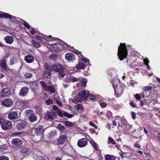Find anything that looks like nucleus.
<instances>
[{"instance_id":"obj_1","label":"nucleus","mask_w":160,"mask_h":160,"mask_svg":"<svg viewBox=\"0 0 160 160\" xmlns=\"http://www.w3.org/2000/svg\"><path fill=\"white\" fill-rule=\"evenodd\" d=\"M128 54V50L125 43H121L118 47L117 54L118 58L120 61L123 60L124 59L126 58Z\"/></svg>"},{"instance_id":"obj_2","label":"nucleus","mask_w":160,"mask_h":160,"mask_svg":"<svg viewBox=\"0 0 160 160\" xmlns=\"http://www.w3.org/2000/svg\"><path fill=\"white\" fill-rule=\"evenodd\" d=\"M60 41L61 42L58 43L48 45L49 49L52 51H58L61 50L62 48V46L65 48H68L70 46L62 40Z\"/></svg>"},{"instance_id":"obj_3","label":"nucleus","mask_w":160,"mask_h":160,"mask_svg":"<svg viewBox=\"0 0 160 160\" xmlns=\"http://www.w3.org/2000/svg\"><path fill=\"white\" fill-rule=\"evenodd\" d=\"M52 68L54 71L58 73L61 77H63L65 75V68L63 65L59 63L54 64L52 66Z\"/></svg>"},{"instance_id":"obj_4","label":"nucleus","mask_w":160,"mask_h":160,"mask_svg":"<svg viewBox=\"0 0 160 160\" xmlns=\"http://www.w3.org/2000/svg\"><path fill=\"white\" fill-rule=\"evenodd\" d=\"M40 83L43 89H44L45 91L47 92L48 91L49 92L52 93L55 92V89L54 87L52 86H48V85L42 81H40Z\"/></svg>"},{"instance_id":"obj_5","label":"nucleus","mask_w":160,"mask_h":160,"mask_svg":"<svg viewBox=\"0 0 160 160\" xmlns=\"http://www.w3.org/2000/svg\"><path fill=\"white\" fill-rule=\"evenodd\" d=\"M26 114L28 116H29L28 118L29 120L31 122H33L37 120V117L34 114L32 110L28 109L26 111Z\"/></svg>"},{"instance_id":"obj_6","label":"nucleus","mask_w":160,"mask_h":160,"mask_svg":"<svg viewBox=\"0 0 160 160\" xmlns=\"http://www.w3.org/2000/svg\"><path fill=\"white\" fill-rule=\"evenodd\" d=\"M12 127V123L11 121L6 120L4 119L1 125V128L3 130H9L11 129Z\"/></svg>"},{"instance_id":"obj_7","label":"nucleus","mask_w":160,"mask_h":160,"mask_svg":"<svg viewBox=\"0 0 160 160\" xmlns=\"http://www.w3.org/2000/svg\"><path fill=\"white\" fill-rule=\"evenodd\" d=\"M22 144V140L18 138H13L12 141V144L15 148H20Z\"/></svg>"},{"instance_id":"obj_8","label":"nucleus","mask_w":160,"mask_h":160,"mask_svg":"<svg viewBox=\"0 0 160 160\" xmlns=\"http://www.w3.org/2000/svg\"><path fill=\"white\" fill-rule=\"evenodd\" d=\"M1 103L2 105L7 107H9L13 105V102L12 99L7 98L3 100Z\"/></svg>"},{"instance_id":"obj_9","label":"nucleus","mask_w":160,"mask_h":160,"mask_svg":"<svg viewBox=\"0 0 160 160\" xmlns=\"http://www.w3.org/2000/svg\"><path fill=\"white\" fill-rule=\"evenodd\" d=\"M88 143V139L86 138H82L78 140V146L80 148L85 147Z\"/></svg>"},{"instance_id":"obj_10","label":"nucleus","mask_w":160,"mask_h":160,"mask_svg":"<svg viewBox=\"0 0 160 160\" xmlns=\"http://www.w3.org/2000/svg\"><path fill=\"white\" fill-rule=\"evenodd\" d=\"M27 122L24 121H21L18 122L17 125V128L19 130H22L25 128L27 127Z\"/></svg>"},{"instance_id":"obj_11","label":"nucleus","mask_w":160,"mask_h":160,"mask_svg":"<svg viewBox=\"0 0 160 160\" xmlns=\"http://www.w3.org/2000/svg\"><path fill=\"white\" fill-rule=\"evenodd\" d=\"M8 117L11 120L16 119L18 117V113L16 111L11 112L8 114Z\"/></svg>"},{"instance_id":"obj_12","label":"nucleus","mask_w":160,"mask_h":160,"mask_svg":"<svg viewBox=\"0 0 160 160\" xmlns=\"http://www.w3.org/2000/svg\"><path fill=\"white\" fill-rule=\"evenodd\" d=\"M81 78H78L73 76H71L70 77L66 78L65 79V80L66 82H68L69 81L72 82H74L80 81L81 80Z\"/></svg>"},{"instance_id":"obj_13","label":"nucleus","mask_w":160,"mask_h":160,"mask_svg":"<svg viewBox=\"0 0 160 160\" xmlns=\"http://www.w3.org/2000/svg\"><path fill=\"white\" fill-rule=\"evenodd\" d=\"M12 17L13 18V20H15V19H16L15 17L12 16V15L8 13L3 12L1 13H0V18H5L11 20Z\"/></svg>"},{"instance_id":"obj_14","label":"nucleus","mask_w":160,"mask_h":160,"mask_svg":"<svg viewBox=\"0 0 160 160\" xmlns=\"http://www.w3.org/2000/svg\"><path fill=\"white\" fill-rule=\"evenodd\" d=\"M44 131V129L42 126H39L35 128V132L38 135L43 134Z\"/></svg>"},{"instance_id":"obj_15","label":"nucleus","mask_w":160,"mask_h":160,"mask_svg":"<svg viewBox=\"0 0 160 160\" xmlns=\"http://www.w3.org/2000/svg\"><path fill=\"white\" fill-rule=\"evenodd\" d=\"M67 139V137L65 135H62L58 139V143L60 145L63 144L66 141Z\"/></svg>"},{"instance_id":"obj_16","label":"nucleus","mask_w":160,"mask_h":160,"mask_svg":"<svg viewBox=\"0 0 160 160\" xmlns=\"http://www.w3.org/2000/svg\"><path fill=\"white\" fill-rule=\"evenodd\" d=\"M29 90V88L27 87H23L20 90L19 92V95L21 96H24L26 95L28 91Z\"/></svg>"},{"instance_id":"obj_17","label":"nucleus","mask_w":160,"mask_h":160,"mask_svg":"<svg viewBox=\"0 0 160 160\" xmlns=\"http://www.w3.org/2000/svg\"><path fill=\"white\" fill-rule=\"evenodd\" d=\"M65 58L68 60H72L75 59L74 55L71 53H68L65 54Z\"/></svg>"},{"instance_id":"obj_18","label":"nucleus","mask_w":160,"mask_h":160,"mask_svg":"<svg viewBox=\"0 0 160 160\" xmlns=\"http://www.w3.org/2000/svg\"><path fill=\"white\" fill-rule=\"evenodd\" d=\"M123 92V89L120 87L118 88L117 90H115V94L117 98L120 97Z\"/></svg>"},{"instance_id":"obj_19","label":"nucleus","mask_w":160,"mask_h":160,"mask_svg":"<svg viewBox=\"0 0 160 160\" xmlns=\"http://www.w3.org/2000/svg\"><path fill=\"white\" fill-rule=\"evenodd\" d=\"M24 60L27 62L31 63L33 62L34 59L32 56L29 55H26L25 57Z\"/></svg>"},{"instance_id":"obj_20","label":"nucleus","mask_w":160,"mask_h":160,"mask_svg":"<svg viewBox=\"0 0 160 160\" xmlns=\"http://www.w3.org/2000/svg\"><path fill=\"white\" fill-rule=\"evenodd\" d=\"M4 40L6 42L9 44H11L14 41V38L12 36H6L4 38Z\"/></svg>"},{"instance_id":"obj_21","label":"nucleus","mask_w":160,"mask_h":160,"mask_svg":"<svg viewBox=\"0 0 160 160\" xmlns=\"http://www.w3.org/2000/svg\"><path fill=\"white\" fill-rule=\"evenodd\" d=\"M87 79L85 78H82V81L81 82H78L77 85V87H78L79 86H81L82 87H85L86 85L87 82Z\"/></svg>"},{"instance_id":"obj_22","label":"nucleus","mask_w":160,"mask_h":160,"mask_svg":"<svg viewBox=\"0 0 160 160\" xmlns=\"http://www.w3.org/2000/svg\"><path fill=\"white\" fill-rule=\"evenodd\" d=\"M89 93H86L85 91L82 90L79 92V95L80 97H82L83 99H86L88 98V95Z\"/></svg>"},{"instance_id":"obj_23","label":"nucleus","mask_w":160,"mask_h":160,"mask_svg":"<svg viewBox=\"0 0 160 160\" xmlns=\"http://www.w3.org/2000/svg\"><path fill=\"white\" fill-rule=\"evenodd\" d=\"M1 92L2 93V95L3 96H5L9 95L10 93V91L8 88H3Z\"/></svg>"},{"instance_id":"obj_24","label":"nucleus","mask_w":160,"mask_h":160,"mask_svg":"<svg viewBox=\"0 0 160 160\" xmlns=\"http://www.w3.org/2000/svg\"><path fill=\"white\" fill-rule=\"evenodd\" d=\"M0 65L3 70L5 71L7 70V67L5 60L2 59L0 62Z\"/></svg>"},{"instance_id":"obj_25","label":"nucleus","mask_w":160,"mask_h":160,"mask_svg":"<svg viewBox=\"0 0 160 160\" xmlns=\"http://www.w3.org/2000/svg\"><path fill=\"white\" fill-rule=\"evenodd\" d=\"M28 151V149L27 148H22L20 150L21 154L23 156H26Z\"/></svg>"},{"instance_id":"obj_26","label":"nucleus","mask_w":160,"mask_h":160,"mask_svg":"<svg viewBox=\"0 0 160 160\" xmlns=\"http://www.w3.org/2000/svg\"><path fill=\"white\" fill-rule=\"evenodd\" d=\"M85 64L82 62H79L76 66L77 69H83L85 67Z\"/></svg>"},{"instance_id":"obj_27","label":"nucleus","mask_w":160,"mask_h":160,"mask_svg":"<svg viewBox=\"0 0 160 160\" xmlns=\"http://www.w3.org/2000/svg\"><path fill=\"white\" fill-rule=\"evenodd\" d=\"M31 43L33 46L37 48L41 47V46L39 42H35L33 40L31 41Z\"/></svg>"},{"instance_id":"obj_28","label":"nucleus","mask_w":160,"mask_h":160,"mask_svg":"<svg viewBox=\"0 0 160 160\" xmlns=\"http://www.w3.org/2000/svg\"><path fill=\"white\" fill-rule=\"evenodd\" d=\"M58 57V55L55 54H52L49 57V58L54 61L56 60Z\"/></svg>"},{"instance_id":"obj_29","label":"nucleus","mask_w":160,"mask_h":160,"mask_svg":"<svg viewBox=\"0 0 160 160\" xmlns=\"http://www.w3.org/2000/svg\"><path fill=\"white\" fill-rule=\"evenodd\" d=\"M108 144H112L115 145L116 142L112 137H109L108 138Z\"/></svg>"},{"instance_id":"obj_30","label":"nucleus","mask_w":160,"mask_h":160,"mask_svg":"<svg viewBox=\"0 0 160 160\" xmlns=\"http://www.w3.org/2000/svg\"><path fill=\"white\" fill-rule=\"evenodd\" d=\"M47 38L49 39V41H55L57 40L59 41L61 40L59 39L58 38L52 37L50 35L48 36L47 37Z\"/></svg>"},{"instance_id":"obj_31","label":"nucleus","mask_w":160,"mask_h":160,"mask_svg":"<svg viewBox=\"0 0 160 160\" xmlns=\"http://www.w3.org/2000/svg\"><path fill=\"white\" fill-rule=\"evenodd\" d=\"M58 128L60 131H63L65 129V127L64 126L62 125L61 124H59L57 127Z\"/></svg>"},{"instance_id":"obj_32","label":"nucleus","mask_w":160,"mask_h":160,"mask_svg":"<svg viewBox=\"0 0 160 160\" xmlns=\"http://www.w3.org/2000/svg\"><path fill=\"white\" fill-rule=\"evenodd\" d=\"M45 67L46 69L50 72H51L52 71V66L51 67L50 65L48 63H46L45 64Z\"/></svg>"},{"instance_id":"obj_33","label":"nucleus","mask_w":160,"mask_h":160,"mask_svg":"<svg viewBox=\"0 0 160 160\" xmlns=\"http://www.w3.org/2000/svg\"><path fill=\"white\" fill-rule=\"evenodd\" d=\"M16 60L17 58L15 57H13L12 58H11L10 60V65H13L14 64V62Z\"/></svg>"},{"instance_id":"obj_34","label":"nucleus","mask_w":160,"mask_h":160,"mask_svg":"<svg viewBox=\"0 0 160 160\" xmlns=\"http://www.w3.org/2000/svg\"><path fill=\"white\" fill-rule=\"evenodd\" d=\"M51 75V73L49 71H46L44 72L43 76H44L46 78H49V77Z\"/></svg>"},{"instance_id":"obj_35","label":"nucleus","mask_w":160,"mask_h":160,"mask_svg":"<svg viewBox=\"0 0 160 160\" xmlns=\"http://www.w3.org/2000/svg\"><path fill=\"white\" fill-rule=\"evenodd\" d=\"M63 115L64 116L69 118H71L73 116V115L72 114L68 113L66 112H64L63 113Z\"/></svg>"},{"instance_id":"obj_36","label":"nucleus","mask_w":160,"mask_h":160,"mask_svg":"<svg viewBox=\"0 0 160 160\" xmlns=\"http://www.w3.org/2000/svg\"><path fill=\"white\" fill-rule=\"evenodd\" d=\"M76 109L77 111H78L80 110H82L84 109L83 106L80 104H79L78 105L76 108Z\"/></svg>"},{"instance_id":"obj_37","label":"nucleus","mask_w":160,"mask_h":160,"mask_svg":"<svg viewBox=\"0 0 160 160\" xmlns=\"http://www.w3.org/2000/svg\"><path fill=\"white\" fill-rule=\"evenodd\" d=\"M124 125L126 128L128 129V131L130 132L132 128V125L129 124L127 123H125Z\"/></svg>"},{"instance_id":"obj_38","label":"nucleus","mask_w":160,"mask_h":160,"mask_svg":"<svg viewBox=\"0 0 160 160\" xmlns=\"http://www.w3.org/2000/svg\"><path fill=\"white\" fill-rule=\"evenodd\" d=\"M65 122V125L68 127H72L73 125L72 122L68 121H66Z\"/></svg>"},{"instance_id":"obj_39","label":"nucleus","mask_w":160,"mask_h":160,"mask_svg":"<svg viewBox=\"0 0 160 160\" xmlns=\"http://www.w3.org/2000/svg\"><path fill=\"white\" fill-rule=\"evenodd\" d=\"M88 98L91 100H94L96 98L95 96L89 93L88 94Z\"/></svg>"},{"instance_id":"obj_40","label":"nucleus","mask_w":160,"mask_h":160,"mask_svg":"<svg viewBox=\"0 0 160 160\" xmlns=\"http://www.w3.org/2000/svg\"><path fill=\"white\" fill-rule=\"evenodd\" d=\"M91 143L93 147L96 150H97V145L95 142L92 140V141H91Z\"/></svg>"},{"instance_id":"obj_41","label":"nucleus","mask_w":160,"mask_h":160,"mask_svg":"<svg viewBox=\"0 0 160 160\" xmlns=\"http://www.w3.org/2000/svg\"><path fill=\"white\" fill-rule=\"evenodd\" d=\"M45 102L46 104L48 105H49L51 104H52L53 103L52 101L50 99H48V100H47L45 101Z\"/></svg>"},{"instance_id":"obj_42","label":"nucleus","mask_w":160,"mask_h":160,"mask_svg":"<svg viewBox=\"0 0 160 160\" xmlns=\"http://www.w3.org/2000/svg\"><path fill=\"white\" fill-rule=\"evenodd\" d=\"M57 114L58 116L62 118L63 117V114L61 111L60 109H58L57 110Z\"/></svg>"},{"instance_id":"obj_43","label":"nucleus","mask_w":160,"mask_h":160,"mask_svg":"<svg viewBox=\"0 0 160 160\" xmlns=\"http://www.w3.org/2000/svg\"><path fill=\"white\" fill-rule=\"evenodd\" d=\"M105 158L106 160H112V157L111 155L109 154H107L105 156Z\"/></svg>"},{"instance_id":"obj_44","label":"nucleus","mask_w":160,"mask_h":160,"mask_svg":"<svg viewBox=\"0 0 160 160\" xmlns=\"http://www.w3.org/2000/svg\"><path fill=\"white\" fill-rule=\"evenodd\" d=\"M24 76L26 78H30L32 76V75L31 73H26L25 74Z\"/></svg>"},{"instance_id":"obj_45","label":"nucleus","mask_w":160,"mask_h":160,"mask_svg":"<svg viewBox=\"0 0 160 160\" xmlns=\"http://www.w3.org/2000/svg\"><path fill=\"white\" fill-rule=\"evenodd\" d=\"M99 104L101 107L102 108L106 107L107 106V103L105 102L100 103Z\"/></svg>"},{"instance_id":"obj_46","label":"nucleus","mask_w":160,"mask_h":160,"mask_svg":"<svg viewBox=\"0 0 160 160\" xmlns=\"http://www.w3.org/2000/svg\"><path fill=\"white\" fill-rule=\"evenodd\" d=\"M89 124L91 126L94 127L95 129H97L98 128V126L93 122L91 121L90 122H89Z\"/></svg>"},{"instance_id":"obj_47","label":"nucleus","mask_w":160,"mask_h":160,"mask_svg":"<svg viewBox=\"0 0 160 160\" xmlns=\"http://www.w3.org/2000/svg\"><path fill=\"white\" fill-rule=\"evenodd\" d=\"M0 160H9L8 157L5 156H2L0 157Z\"/></svg>"},{"instance_id":"obj_48","label":"nucleus","mask_w":160,"mask_h":160,"mask_svg":"<svg viewBox=\"0 0 160 160\" xmlns=\"http://www.w3.org/2000/svg\"><path fill=\"white\" fill-rule=\"evenodd\" d=\"M30 83L31 85L34 87H37L38 85V83L36 81L30 82Z\"/></svg>"},{"instance_id":"obj_49","label":"nucleus","mask_w":160,"mask_h":160,"mask_svg":"<svg viewBox=\"0 0 160 160\" xmlns=\"http://www.w3.org/2000/svg\"><path fill=\"white\" fill-rule=\"evenodd\" d=\"M130 105L133 108H134L136 107V103L134 102L133 101H132L130 102L129 103Z\"/></svg>"},{"instance_id":"obj_50","label":"nucleus","mask_w":160,"mask_h":160,"mask_svg":"<svg viewBox=\"0 0 160 160\" xmlns=\"http://www.w3.org/2000/svg\"><path fill=\"white\" fill-rule=\"evenodd\" d=\"M144 88L143 89L144 91H149L151 90L152 88L151 86H147L144 87Z\"/></svg>"},{"instance_id":"obj_51","label":"nucleus","mask_w":160,"mask_h":160,"mask_svg":"<svg viewBox=\"0 0 160 160\" xmlns=\"http://www.w3.org/2000/svg\"><path fill=\"white\" fill-rule=\"evenodd\" d=\"M23 25L25 27L28 28V29H29L31 27L29 25V24L25 21H24V22L23 23Z\"/></svg>"},{"instance_id":"obj_52","label":"nucleus","mask_w":160,"mask_h":160,"mask_svg":"<svg viewBox=\"0 0 160 160\" xmlns=\"http://www.w3.org/2000/svg\"><path fill=\"white\" fill-rule=\"evenodd\" d=\"M81 60L82 62H89V60L86 58H81Z\"/></svg>"},{"instance_id":"obj_53","label":"nucleus","mask_w":160,"mask_h":160,"mask_svg":"<svg viewBox=\"0 0 160 160\" xmlns=\"http://www.w3.org/2000/svg\"><path fill=\"white\" fill-rule=\"evenodd\" d=\"M47 116H48V118L51 119H53V115H52L51 114L50 112L48 113H47Z\"/></svg>"},{"instance_id":"obj_54","label":"nucleus","mask_w":160,"mask_h":160,"mask_svg":"<svg viewBox=\"0 0 160 160\" xmlns=\"http://www.w3.org/2000/svg\"><path fill=\"white\" fill-rule=\"evenodd\" d=\"M35 37H36V38L37 39H38V40H39L40 41H43V38L40 36H35Z\"/></svg>"},{"instance_id":"obj_55","label":"nucleus","mask_w":160,"mask_h":160,"mask_svg":"<svg viewBox=\"0 0 160 160\" xmlns=\"http://www.w3.org/2000/svg\"><path fill=\"white\" fill-rule=\"evenodd\" d=\"M143 62L145 65H147L148 64V63L149 62V61L148 59L145 58L144 59Z\"/></svg>"},{"instance_id":"obj_56","label":"nucleus","mask_w":160,"mask_h":160,"mask_svg":"<svg viewBox=\"0 0 160 160\" xmlns=\"http://www.w3.org/2000/svg\"><path fill=\"white\" fill-rule=\"evenodd\" d=\"M132 118V119H135L136 118V113L134 112H131Z\"/></svg>"},{"instance_id":"obj_57","label":"nucleus","mask_w":160,"mask_h":160,"mask_svg":"<svg viewBox=\"0 0 160 160\" xmlns=\"http://www.w3.org/2000/svg\"><path fill=\"white\" fill-rule=\"evenodd\" d=\"M135 98L137 100H140L141 99V97L138 94H136L135 95Z\"/></svg>"},{"instance_id":"obj_58","label":"nucleus","mask_w":160,"mask_h":160,"mask_svg":"<svg viewBox=\"0 0 160 160\" xmlns=\"http://www.w3.org/2000/svg\"><path fill=\"white\" fill-rule=\"evenodd\" d=\"M37 160H46V159L44 157L40 156L38 157Z\"/></svg>"},{"instance_id":"obj_59","label":"nucleus","mask_w":160,"mask_h":160,"mask_svg":"<svg viewBox=\"0 0 160 160\" xmlns=\"http://www.w3.org/2000/svg\"><path fill=\"white\" fill-rule=\"evenodd\" d=\"M134 146L135 147L138 148H140L141 146L140 144L138 143H136L134 144Z\"/></svg>"},{"instance_id":"obj_60","label":"nucleus","mask_w":160,"mask_h":160,"mask_svg":"<svg viewBox=\"0 0 160 160\" xmlns=\"http://www.w3.org/2000/svg\"><path fill=\"white\" fill-rule=\"evenodd\" d=\"M56 102L57 104L59 106H62V103L61 102L59 101L58 100H56Z\"/></svg>"},{"instance_id":"obj_61","label":"nucleus","mask_w":160,"mask_h":160,"mask_svg":"<svg viewBox=\"0 0 160 160\" xmlns=\"http://www.w3.org/2000/svg\"><path fill=\"white\" fill-rule=\"evenodd\" d=\"M32 30L31 31V33L32 35H33L35 33L36 31V30L33 28H32Z\"/></svg>"},{"instance_id":"obj_62","label":"nucleus","mask_w":160,"mask_h":160,"mask_svg":"<svg viewBox=\"0 0 160 160\" xmlns=\"http://www.w3.org/2000/svg\"><path fill=\"white\" fill-rule=\"evenodd\" d=\"M126 153L125 152H121V153H120V156L121 157V158L122 159H123V158H124V155L125 154H126Z\"/></svg>"},{"instance_id":"obj_63","label":"nucleus","mask_w":160,"mask_h":160,"mask_svg":"<svg viewBox=\"0 0 160 160\" xmlns=\"http://www.w3.org/2000/svg\"><path fill=\"white\" fill-rule=\"evenodd\" d=\"M90 131L91 133L93 134H94L96 132L95 130L93 128L90 129Z\"/></svg>"},{"instance_id":"obj_64","label":"nucleus","mask_w":160,"mask_h":160,"mask_svg":"<svg viewBox=\"0 0 160 160\" xmlns=\"http://www.w3.org/2000/svg\"><path fill=\"white\" fill-rule=\"evenodd\" d=\"M52 109L53 110H58V107L56 105H53L52 106Z\"/></svg>"}]
</instances>
